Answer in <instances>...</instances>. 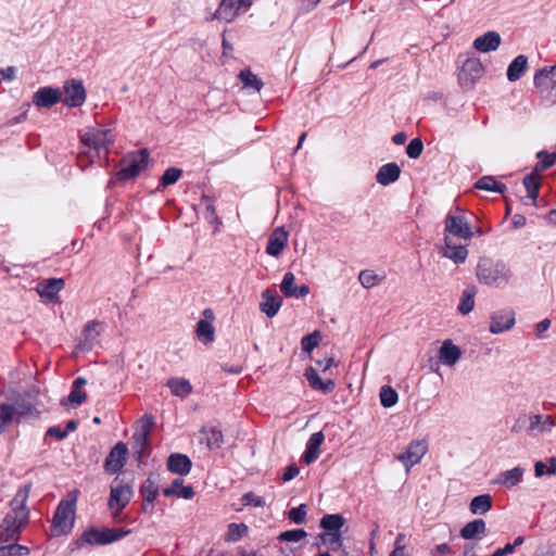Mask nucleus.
I'll return each mask as SVG.
<instances>
[{
    "label": "nucleus",
    "instance_id": "obj_1",
    "mask_svg": "<svg viewBox=\"0 0 556 556\" xmlns=\"http://www.w3.org/2000/svg\"><path fill=\"white\" fill-rule=\"evenodd\" d=\"M31 490V483L20 488L10 502V511L0 523V543L17 542L22 529L29 521L27 500Z\"/></svg>",
    "mask_w": 556,
    "mask_h": 556
},
{
    "label": "nucleus",
    "instance_id": "obj_2",
    "mask_svg": "<svg viewBox=\"0 0 556 556\" xmlns=\"http://www.w3.org/2000/svg\"><path fill=\"white\" fill-rule=\"evenodd\" d=\"M476 275L480 283L494 288H504L513 276L507 264L489 257L479 260Z\"/></svg>",
    "mask_w": 556,
    "mask_h": 556
},
{
    "label": "nucleus",
    "instance_id": "obj_3",
    "mask_svg": "<svg viewBox=\"0 0 556 556\" xmlns=\"http://www.w3.org/2000/svg\"><path fill=\"white\" fill-rule=\"evenodd\" d=\"M80 142L93 151V154L81 152L78 155V165L85 169L88 163L92 162L93 156L100 155L102 149L105 153L109 152L110 146L114 142V136L111 129L90 128L80 136Z\"/></svg>",
    "mask_w": 556,
    "mask_h": 556
},
{
    "label": "nucleus",
    "instance_id": "obj_4",
    "mask_svg": "<svg viewBox=\"0 0 556 556\" xmlns=\"http://www.w3.org/2000/svg\"><path fill=\"white\" fill-rule=\"evenodd\" d=\"M131 531L129 529L122 528H90L83 532L80 538L77 540V544L79 546L84 545H106L113 542H116L126 535H128Z\"/></svg>",
    "mask_w": 556,
    "mask_h": 556
},
{
    "label": "nucleus",
    "instance_id": "obj_5",
    "mask_svg": "<svg viewBox=\"0 0 556 556\" xmlns=\"http://www.w3.org/2000/svg\"><path fill=\"white\" fill-rule=\"evenodd\" d=\"M149 162V152L147 149H140L137 152L129 153L121 161V168L116 173V178L119 181H127L136 178L143 169H146Z\"/></svg>",
    "mask_w": 556,
    "mask_h": 556
},
{
    "label": "nucleus",
    "instance_id": "obj_6",
    "mask_svg": "<svg viewBox=\"0 0 556 556\" xmlns=\"http://www.w3.org/2000/svg\"><path fill=\"white\" fill-rule=\"evenodd\" d=\"M75 501H61L52 519V532L54 535L67 534L74 527Z\"/></svg>",
    "mask_w": 556,
    "mask_h": 556
},
{
    "label": "nucleus",
    "instance_id": "obj_7",
    "mask_svg": "<svg viewBox=\"0 0 556 556\" xmlns=\"http://www.w3.org/2000/svg\"><path fill=\"white\" fill-rule=\"evenodd\" d=\"M154 425V418L151 415H144L140 419V425L134 432V450L138 459H142L150 454V432Z\"/></svg>",
    "mask_w": 556,
    "mask_h": 556
},
{
    "label": "nucleus",
    "instance_id": "obj_8",
    "mask_svg": "<svg viewBox=\"0 0 556 556\" xmlns=\"http://www.w3.org/2000/svg\"><path fill=\"white\" fill-rule=\"evenodd\" d=\"M134 495L132 488L129 484L112 485L108 506L114 519H118L123 509L129 504Z\"/></svg>",
    "mask_w": 556,
    "mask_h": 556
},
{
    "label": "nucleus",
    "instance_id": "obj_9",
    "mask_svg": "<svg viewBox=\"0 0 556 556\" xmlns=\"http://www.w3.org/2000/svg\"><path fill=\"white\" fill-rule=\"evenodd\" d=\"M446 237L453 239L457 237L466 241L470 240L473 237V232L467 218L463 215L447 214L444 220V238Z\"/></svg>",
    "mask_w": 556,
    "mask_h": 556
},
{
    "label": "nucleus",
    "instance_id": "obj_10",
    "mask_svg": "<svg viewBox=\"0 0 556 556\" xmlns=\"http://www.w3.org/2000/svg\"><path fill=\"white\" fill-rule=\"evenodd\" d=\"M252 5V0H222L215 13L207 17V21L232 22L241 9L248 10Z\"/></svg>",
    "mask_w": 556,
    "mask_h": 556
},
{
    "label": "nucleus",
    "instance_id": "obj_11",
    "mask_svg": "<svg viewBox=\"0 0 556 556\" xmlns=\"http://www.w3.org/2000/svg\"><path fill=\"white\" fill-rule=\"evenodd\" d=\"M483 72L481 61L477 58H469L458 73V81L463 88H472L476 81L482 77Z\"/></svg>",
    "mask_w": 556,
    "mask_h": 556
},
{
    "label": "nucleus",
    "instance_id": "obj_12",
    "mask_svg": "<svg viewBox=\"0 0 556 556\" xmlns=\"http://www.w3.org/2000/svg\"><path fill=\"white\" fill-rule=\"evenodd\" d=\"M64 91L61 100L70 108H77L84 104L86 100V90L80 80L71 79L64 84Z\"/></svg>",
    "mask_w": 556,
    "mask_h": 556
},
{
    "label": "nucleus",
    "instance_id": "obj_13",
    "mask_svg": "<svg viewBox=\"0 0 556 556\" xmlns=\"http://www.w3.org/2000/svg\"><path fill=\"white\" fill-rule=\"evenodd\" d=\"M428 446L425 441L415 440L409 443L407 448L396 456V458L405 466L408 472L413 466L418 464L427 453Z\"/></svg>",
    "mask_w": 556,
    "mask_h": 556
},
{
    "label": "nucleus",
    "instance_id": "obj_14",
    "mask_svg": "<svg viewBox=\"0 0 556 556\" xmlns=\"http://www.w3.org/2000/svg\"><path fill=\"white\" fill-rule=\"evenodd\" d=\"M128 447L124 442L116 443L104 460V469L114 475L122 470L127 460Z\"/></svg>",
    "mask_w": 556,
    "mask_h": 556
},
{
    "label": "nucleus",
    "instance_id": "obj_15",
    "mask_svg": "<svg viewBox=\"0 0 556 556\" xmlns=\"http://www.w3.org/2000/svg\"><path fill=\"white\" fill-rule=\"evenodd\" d=\"M202 315L203 318L197 323L195 334L201 343L210 344L215 340V328L213 326L215 314L212 308H205Z\"/></svg>",
    "mask_w": 556,
    "mask_h": 556
},
{
    "label": "nucleus",
    "instance_id": "obj_16",
    "mask_svg": "<svg viewBox=\"0 0 556 556\" xmlns=\"http://www.w3.org/2000/svg\"><path fill=\"white\" fill-rule=\"evenodd\" d=\"M535 88L541 92H547L556 88V64L540 68L533 78Z\"/></svg>",
    "mask_w": 556,
    "mask_h": 556
},
{
    "label": "nucleus",
    "instance_id": "obj_17",
    "mask_svg": "<svg viewBox=\"0 0 556 556\" xmlns=\"http://www.w3.org/2000/svg\"><path fill=\"white\" fill-rule=\"evenodd\" d=\"M514 325L515 312L511 308H505L492 315L490 331L492 333H501L509 330Z\"/></svg>",
    "mask_w": 556,
    "mask_h": 556
},
{
    "label": "nucleus",
    "instance_id": "obj_18",
    "mask_svg": "<svg viewBox=\"0 0 556 556\" xmlns=\"http://www.w3.org/2000/svg\"><path fill=\"white\" fill-rule=\"evenodd\" d=\"M61 98L62 92L59 88L42 87L34 93L33 103L38 108H51L56 104Z\"/></svg>",
    "mask_w": 556,
    "mask_h": 556
},
{
    "label": "nucleus",
    "instance_id": "obj_19",
    "mask_svg": "<svg viewBox=\"0 0 556 556\" xmlns=\"http://www.w3.org/2000/svg\"><path fill=\"white\" fill-rule=\"evenodd\" d=\"M65 287V282L62 278H49L41 280L37 287L36 291L38 294L50 302L58 299V294Z\"/></svg>",
    "mask_w": 556,
    "mask_h": 556
},
{
    "label": "nucleus",
    "instance_id": "obj_20",
    "mask_svg": "<svg viewBox=\"0 0 556 556\" xmlns=\"http://www.w3.org/2000/svg\"><path fill=\"white\" fill-rule=\"evenodd\" d=\"M527 432L529 435H536L539 433H546L552 430L556 425L551 415H530L528 417Z\"/></svg>",
    "mask_w": 556,
    "mask_h": 556
},
{
    "label": "nucleus",
    "instance_id": "obj_21",
    "mask_svg": "<svg viewBox=\"0 0 556 556\" xmlns=\"http://www.w3.org/2000/svg\"><path fill=\"white\" fill-rule=\"evenodd\" d=\"M263 301L260 303V309L267 317L273 318L279 312L282 305V299L278 295L274 289H265L262 292Z\"/></svg>",
    "mask_w": 556,
    "mask_h": 556
},
{
    "label": "nucleus",
    "instance_id": "obj_22",
    "mask_svg": "<svg viewBox=\"0 0 556 556\" xmlns=\"http://www.w3.org/2000/svg\"><path fill=\"white\" fill-rule=\"evenodd\" d=\"M444 257L453 261L455 264H463L467 260L468 250L464 244H457L453 238H444V247L442 249Z\"/></svg>",
    "mask_w": 556,
    "mask_h": 556
},
{
    "label": "nucleus",
    "instance_id": "obj_23",
    "mask_svg": "<svg viewBox=\"0 0 556 556\" xmlns=\"http://www.w3.org/2000/svg\"><path fill=\"white\" fill-rule=\"evenodd\" d=\"M288 232L282 228H276L269 236L266 253L270 256H279L288 243Z\"/></svg>",
    "mask_w": 556,
    "mask_h": 556
},
{
    "label": "nucleus",
    "instance_id": "obj_24",
    "mask_svg": "<svg viewBox=\"0 0 556 556\" xmlns=\"http://www.w3.org/2000/svg\"><path fill=\"white\" fill-rule=\"evenodd\" d=\"M309 387L316 391H320L324 394L331 393L334 390V381L332 379L323 380L317 370L313 367H308L304 374Z\"/></svg>",
    "mask_w": 556,
    "mask_h": 556
},
{
    "label": "nucleus",
    "instance_id": "obj_25",
    "mask_svg": "<svg viewBox=\"0 0 556 556\" xmlns=\"http://www.w3.org/2000/svg\"><path fill=\"white\" fill-rule=\"evenodd\" d=\"M325 435L321 431L315 432L311 435L306 443V448L302 455V460L309 465L314 463L320 454V445L323 444Z\"/></svg>",
    "mask_w": 556,
    "mask_h": 556
},
{
    "label": "nucleus",
    "instance_id": "obj_26",
    "mask_svg": "<svg viewBox=\"0 0 556 556\" xmlns=\"http://www.w3.org/2000/svg\"><path fill=\"white\" fill-rule=\"evenodd\" d=\"M191 467V459L185 454L174 453L167 459V469L173 473L186 476L190 472Z\"/></svg>",
    "mask_w": 556,
    "mask_h": 556
},
{
    "label": "nucleus",
    "instance_id": "obj_27",
    "mask_svg": "<svg viewBox=\"0 0 556 556\" xmlns=\"http://www.w3.org/2000/svg\"><path fill=\"white\" fill-rule=\"evenodd\" d=\"M501 45V36L496 31H488L473 40V48L480 52L486 53L495 51Z\"/></svg>",
    "mask_w": 556,
    "mask_h": 556
},
{
    "label": "nucleus",
    "instance_id": "obj_28",
    "mask_svg": "<svg viewBox=\"0 0 556 556\" xmlns=\"http://www.w3.org/2000/svg\"><path fill=\"white\" fill-rule=\"evenodd\" d=\"M460 349L451 340H445L439 350V359L443 365L454 366L460 358Z\"/></svg>",
    "mask_w": 556,
    "mask_h": 556
},
{
    "label": "nucleus",
    "instance_id": "obj_29",
    "mask_svg": "<svg viewBox=\"0 0 556 556\" xmlns=\"http://www.w3.org/2000/svg\"><path fill=\"white\" fill-rule=\"evenodd\" d=\"M401 168L396 163H388L382 165L377 174L376 180L381 186H388L400 178Z\"/></svg>",
    "mask_w": 556,
    "mask_h": 556
},
{
    "label": "nucleus",
    "instance_id": "obj_30",
    "mask_svg": "<svg viewBox=\"0 0 556 556\" xmlns=\"http://www.w3.org/2000/svg\"><path fill=\"white\" fill-rule=\"evenodd\" d=\"M100 327H101V323L98 321V320H91L89 323H87L84 327V331H83V337L84 339L81 340L79 346L83 349V350H92L94 343L97 342V339L100 334Z\"/></svg>",
    "mask_w": 556,
    "mask_h": 556
},
{
    "label": "nucleus",
    "instance_id": "obj_31",
    "mask_svg": "<svg viewBox=\"0 0 556 556\" xmlns=\"http://www.w3.org/2000/svg\"><path fill=\"white\" fill-rule=\"evenodd\" d=\"M166 497L177 496L185 500H191L194 496V491L191 485H184V480L180 478L175 479L168 488L163 490Z\"/></svg>",
    "mask_w": 556,
    "mask_h": 556
},
{
    "label": "nucleus",
    "instance_id": "obj_32",
    "mask_svg": "<svg viewBox=\"0 0 556 556\" xmlns=\"http://www.w3.org/2000/svg\"><path fill=\"white\" fill-rule=\"evenodd\" d=\"M525 469L517 466L513 469L502 471L498 473L494 483L504 485L506 488H513L521 482Z\"/></svg>",
    "mask_w": 556,
    "mask_h": 556
},
{
    "label": "nucleus",
    "instance_id": "obj_33",
    "mask_svg": "<svg viewBox=\"0 0 556 556\" xmlns=\"http://www.w3.org/2000/svg\"><path fill=\"white\" fill-rule=\"evenodd\" d=\"M345 521L341 514H326L321 517L319 526L325 530L323 533H341Z\"/></svg>",
    "mask_w": 556,
    "mask_h": 556
},
{
    "label": "nucleus",
    "instance_id": "obj_34",
    "mask_svg": "<svg viewBox=\"0 0 556 556\" xmlns=\"http://www.w3.org/2000/svg\"><path fill=\"white\" fill-rule=\"evenodd\" d=\"M528 67V58L523 54L516 56L507 68V79L511 83L519 80Z\"/></svg>",
    "mask_w": 556,
    "mask_h": 556
},
{
    "label": "nucleus",
    "instance_id": "obj_35",
    "mask_svg": "<svg viewBox=\"0 0 556 556\" xmlns=\"http://www.w3.org/2000/svg\"><path fill=\"white\" fill-rule=\"evenodd\" d=\"M486 526L483 519H475L466 523L460 530V536L465 540H473L484 535Z\"/></svg>",
    "mask_w": 556,
    "mask_h": 556
},
{
    "label": "nucleus",
    "instance_id": "obj_36",
    "mask_svg": "<svg viewBox=\"0 0 556 556\" xmlns=\"http://www.w3.org/2000/svg\"><path fill=\"white\" fill-rule=\"evenodd\" d=\"M9 407L12 410V419L16 416L17 418L22 417H38L39 410L28 401L21 400L16 401L14 404H9Z\"/></svg>",
    "mask_w": 556,
    "mask_h": 556
},
{
    "label": "nucleus",
    "instance_id": "obj_37",
    "mask_svg": "<svg viewBox=\"0 0 556 556\" xmlns=\"http://www.w3.org/2000/svg\"><path fill=\"white\" fill-rule=\"evenodd\" d=\"M470 511L475 515H484L492 508V497L489 494H481L473 497L469 505Z\"/></svg>",
    "mask_w": 556,
    "mask_h": 556
},
{
    "label": "nucleus",
    "instance_id": "obj_38",
    "mask_svg": "<svg viewBox=\"0 0 556 556\" xmlns=\"http://www.w3.org/2000/svg\"><path fill=\"white\" fill-rule=\"evenodd\" d=\"M476 293H477V289L473 286L467 287L463 291L462 296H460V301H459V304H458V311L463 315H467V314H469L473 309Z\"/></svg>",
    "mask_w": 556,
    "mask_h": 556
},
{
    "label": "nucleus",
    "instance_id": "obj_39",
    "mask_svg": "<svg viewBox=\"0 0 556 556\" xmlns=\"http://www.w3.org/2000/svg\"><path fill=\"white\" fill-rule=\"evenodd\" d=\"M475 187L480 190L493 191L501 194H504L506 191V186L497 180H495L492 176H483L476 184Z\"/></svg>",
    "mask_w": 556,
    "mask_h": 556
},
{
    "label": "nucleus",
    "instance_id": "obj_40",
    "mask_svg": "<svg viewBox=\"0 0 556 556\" xmlns=\"http://www.w3.org/2000/svg\"><path fill=\"white\" fill-rule=\"evenodd\" d=\"M140 494L146 502H154L159 495V485L155 477L150 475L140 488Z\"/></svg>",
    "mask_w": 556,
    "mask_h": 556
},
{
    "label": "nucleus",
    "instance_id": "obj_41",
    "mask_svg": "<svg viewBox=\"0 0 556 556\" xmlns=\"http://www.w3.org/2000/svg\"><path fill=\"white\" fill-rule=\"evenodd\" d=\"M167 387L176 396L186 397L192 391L190 382L186 379L172 378L167 381Z\"/></svg>",
    "mask_w": 556,
    "mask_h": 556
},
{
    "label": "nucleus",
    "instance_id": "obj_42",
    "mask_svg": "<svg viewBox=\"0 0 556 556\" xmlns=\"http://www.w3.org/2000/svg\"><path fill=\"white\" fill-rule=\"evenodd\" d=\"M523 186L527 190V195L535 204L540 191L539 176L535 173H531L523 178Z\"/></svg>",
    "mask_w": 556,
    "mask_h": 556
},
{
    "label": "nucleus",
    "instance_id": "obj_43",
    "mask_svg": "<svg viewBox=\"0 0 556 556\" xmlns=\"http://www.w3.org/2000/svg\"><path fill=\"white\" fill-rule=\"evenodd\" d=\"M239 78L244 87L255 91H260L264 86L262 79L250 70H242L239 74Z\"/></svg>",
    "mask_w": 556,
    "mask_h": 556
},
{
    "label": "nucleus",
    "instance_id": "obj_44",
    "mask_svg": "<svg viewBox=\"0 0 556 556\" xmlns=\"http://www.w3.org/2000/svg\"><path fill=\"white\" fill-rule=\"evenodd\" d=\"M29 548L25 545L11 542L0 547V556H25L29 554Z\"/></svg>",
    "mask_w": 556,
    "mask_h": 556
},
{
    "label": "nucleus",
    "instance_id": "obj_45",
    "mask_svg": "<svg viewBox=\"0 0 556 556\" xmlns=\"http://www.w3.org/2000/svg\"><path fill=\"white\" fill-rule=\"evenodd\" d=\"M379 396H380L381 405L387 408L394 406L399 400V395H397L396 391L389 386H383L380 389Z\"/></svg>",
    "mask_w": 556,
    "mask_h": 556
},
{
    "label": "nucleus",
    "instance_id": "obj_46",
    "mask_svg": "<svg viewBox=\"0 0 556 556\" xmlns=\"http://www.w3.org/2000/svg\"><path fill=\"white\" fill-rule=\"evenodd\" d=\"M319 539L324 544L329 545L333 552L343 548L342 533H320Z\"/></svg>",
    "mask_w": 556,
    "mask_h": 556
},
{
    "label": "nucleus",
    "instance_id": "obj_47",
    "mask_svg": "<svg viewBox=\"0 0 556 556\" xmlns=\"http://www.w3.org/2000/svg\"><path fill=\"white\" fill-rule=\"evenodd\" d=\"M321 340V334L318 330L306 334L301 340L302 351L305 353H311L316 346H318Z\"/></svg>",
    "mask_w": 556,
    "mask_h": 556
},
{
    "label": "nucleus",
    "instance_id": "obj_48",
    "mask_svg": "<svg viewBox=\"0 0 556 556\" xmlns=\"http://www.w3.org/2000/svg\"><path fill=\"white\" fill-rule=\"evenodd\" d=\"M538 159H539V162L536 163L534 170L535 172L545 170L556 164V152L547 153V152L541 151L538 153Z\"/></svg>",
    "mask_w": 556,
    "mask_h": 556
},
{
    "label": "nucleus",
    "instance_id": "obj_49",
    "mask_svg": "<svg viewBox=\"0 0 556 556\" xmlns=\"http://www.w3.org/2000/svg\"><path fill=\"white\" fill-rule=\"evenodd\" d=\"M205 442L208 448H219L223 444V433L217 428H211L208 431H204Z\"/></svg>",
    "mask_w": 556,
    "mask_h": 556
},
{
    "label": "nucleus",
    "instance_id": "obj_50",
    "mask_svg": "<svg viewBox=\"0 0 556 556\" xmlns=\"http://www.w3.org/2000/svg\"><path fill=\"white\" fill-rule=\"evenodd\" d=\"M307 536V532L304 529H292L281 532L278 535L280 542H300Z\"/></svg>",
    "mask_w": 556,
    "mask_h": 556
},
{
    "label": "nucleus",
    "instance_id": "obj_51",
    "mask_svg": "<svg viewBox=\"0 0 556 556\" xmlns=\"http://www.w3.org/2000/svg\"><path fill=\"white\" fill-rule=\"evenodd\" d=\"M306 515H307V507L305 504H301L296 507H292L288 511L289 520L295 525L304 523L306 520Z\"/></svg>",
    "mask_w": 556,
    "mask_h": 556
},
{
    "label": "nucleus",
    "instance_id": "obj_52",
    "mask_svg": "<svg viewBox=\"0 0 556 556\" xmlns=\"http://www.w3.org/2000/svg\"><path fill=\"white\" fill-rule=\"evenodd\" d=\"M295 277L293 273L288 271L285 274L282 281L280 283V290L283 293L286 298H292L294 294V289L296 286H294Z\"/></svg>",
    "mask_w": 556,
    "mask_h": 556
},
{
    "label": "nucleus",
    "instance_id": "obj_53",
    "mask_svg": "<svg viewBox=\"0 0 556 556\" xmlns=\"http://www.w3.org/2000/svg\"><path fill=\"white\" fill-rule=\"evenodd\" d=\"M181 174H182V170L180 168L169 167L162 175L160 184L163 187L173 185L179 180V178L181 177Z\"/></svg>",
    "mask_w": 556,
    "mask_h": 556
},
{
    "label": "nucleus",
    "instance_id": "obj_54",
    "mask_svg": "<svg viewBox=\"0 0 556 556\" xmlns=\"http://www.w3.org/2000/svg\"><path fill=\"white\" fill-rule=\"evenodd\" d=\"M248 532V527L244 523H229L227 531L228 541H238Z\"/></svg>",
    "mask_w": 556,
    "mask_h": 556
},
{
    "label": "nucleus",
    "instance_id": "obj_55",
    "mask_svg": "<svg viewBox=\"0 0 556 556\" xmlns=\"http://www.w3.org/2000/svg\"><path fill=\"white\" fill-rule=\"evenodd\" d=\"M358 280L364 288L369 289L377 285L378 276L372 270L365 269L359 273Z\"/></svg>",
    "mask_w": 556,
    "mask_h": 556
},
{
    "label": "nucleus",
    "instance_id": "obj_56",
    "mask_svg": "<svg viewBox=\"0 0 556 556\" xmlns=\"http://www.w3.org/2000/svg\"><path fill=\"white\" fill-rule=\"evenodd\" d=\"M424 150V143L421 139L414 138L406 147V153L410 159H417L420 156Z\"/></svg>",
    "mask_w": 556,
    "mask_h": 556
},
{
    "label": "nucleus",
    "instance_id": "obj_57",
    "mask_svg": "<svg viewBox=\"0 0 556 556\" xmlns=\"http://www.w3.org/2000/svg\"><path fill=\"white\" fill-rule=\"evenodd\" d=\"M12 420V410L9 407V404H0V433L4 431L5 427Z\"/></svg>",
    "mask_w": 556,
    "mask_h": 556
},
{
    "label": "nucleus",
    "instance_id": "obj_58",
    "mask_svg": "<svg viewBox=\"0 0 556 556\" xmlns=\"http://www.w3.org/2000/svg\"><path fill=\"white\" fill-rule=\"evenodd\" d=\"M241 501L245 506L263 507L265 505V501L253 492L243 494Z\"/></svg>",
    "mask_w": 556,
    "mask_h": 556
},
{
    "label": "nucleus",
    "instance_id": "obj_59",
    "mask_svg": "<svg viewBox=\"0 0 556 556\" xmlns=\"http://www.w3.org/2000/svg\"><path fill=\"white\" fill-rule=\"evenodd\" d=\"M86 392L81 391V389L72 387V390L67 396V402L74 406H78L86 400Z\"/></svg>",
    "mask_w": 556,
    "mask_h": 556
},
{
    "label": "nucleus",
    "instance_id": "obj_60",
    "mask_svg": "<svg viewBox=\"0 0 556 556\" xmlns=\"http://www.w3.org/2000/svg\"><path fill=\"white\" fill-rule=\"evenodd\" d=\"M46 435L56 438L58 440L62 441L67 437V430H62L61 427L53 426L47 430Z\"/></svg>",
    "mask_w": 556,
    "mask_h": 556
},
{
    "label": "nucleus",
    "instance_id": "obj_61",
    "mask_svg": "<svg viewBox=\"0 0 556 556\" xmlns=\"http://www.w3.org/2000/svg\"><path fill=\"white\" fill-rule=\"evenodd\" d=\"M298 475H299V468H298V466H296L295 464H291V465H289V466L286 468V470H285V472H283V475H282L281 479H282L285 482H288V481H290V480L294 479Z\"/></svg>",
    "mask_w": 556,
    "mask_h": 556
},
{
    "label": "nucleus",
    "instance_id": "obj_62",
    "mask_svg": "<svg viewBox=\"0 0 556 556\" xmlns=\"http://www.w3.org/2000/svg\"><path fill=\"white\" fill-rule=\"evenodd\" d=\"M451 553V547L446 543L438 544L431 549V556H444Z\"/></svg>",
    "mask_w": 556,
    "mask_h": 556
},
{
    "label": "nucleus",
    "instance_id": "obj_63",
    "mask_svg": "<svg viewBox=\"0 0 556 556\" xmlns=\"http://www.w3.org/2000/svg\"><path fill=\"white\" fill-rule=\"evenodd\" d=\"M15 72L14 66H8L0 70V74L4 80H13L15 78Z\"/></svg>",
    "mask_w": 556,
    "mask_h": 556
},
{
    "label": "nucleus",
    "instance_id": "obj_64",
    "mask_svg": "<svg viewBox=\"0 0 556 556\" xmlns=\"http://www.w3.org/2000/svg\"><path fill=\"white\" fill-rule=\"evenodd\" d=\"M508 554H513V547L510 546V543H507L504 547L497 548L490 556H505V555H508Z\"/></svg>",
    "mask_w": 556,
    "mask_h": 556
}]
</instances>
